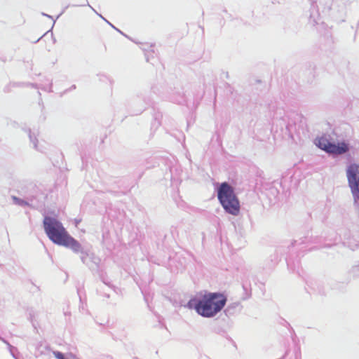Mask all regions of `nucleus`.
Returning a JSON list of instances; mask_svg holds the SVG:
<instances>
[{"instance_id":"nucleus-1","label":"nucleus","mask_w":359,"mask_h":359,"mask_svg":"<svg viewBox=\"0 0 359 359\" xmlns=\"http://www.w3.org/2000/svg\"><path fill=\"white\" fill-rule=\"evenodd\" d=\"M43 224L48 238L54 243L70 248L75 252L80 250L79 243L69 234L62 224L57 219L46 216Z\"/></svg>"},{"instance_id":"nucleus-5","label":"nucleus","mask_w":359,"mask_h":359,"mask_svg":"<svg viewBox=\"0 0 359 359\" xmlns=\"http://www.w3.org/2000/svg\"><path fill=\"white\" fill-rule=\"evenodd\" d=\"M346 175L351 191H354V189H356L357 187L359 186V165L356 163L351 164L347 168Z\"/></svg>"},{"instance_id":"nucleus-7","label":"nucleus","mask_w":359,"mask_h":359,"mask_svg":"<svg viewBox=\"0 0 359 359\" xmlns=\"http://www.w3.org/2000/svg\"><path fill=\"white\" fill-rule=\"evenodd\" d=\"M352 194L355 200H359V185L357 187L356 189H354V191H352Z\"/></svg>"},{"instance_id":"nucleus-4","label":"nucleus","mask_w":359,"mask_h":359,"mask_svg":"<svg viewBox=\"0 0 359 359\" xmlns=\"http://www.w3.org/2000/svg\"><path fill=\"white\" fill-rule=\"evenodd\" d=\"M317 146L327 153L332 154H343L348 151V145L345 142L337 144L331 143L326 137H321L317 140Z\"/></svg>"},{"instance_id":"nucleus-3","label":"nucleus","mask_w":359,"mask_h":359,"mask_svg":"<svg viewBox=\"0 0 359 359\" xmlns=\"http://www.w3.org/2000/svg\"><path fill=\"white\" fill-rule=\"evenodd\" d=\"M218 199L224 209L233 215H237L240 211V203L234 194L233 189L226 182L221 184L217 191Z\"/></svg>"},{"instance_id":"nucleus-2","label":"nucleus","mask_w":359,"mask_h":359,"mask_svg":"<svg viewBox=\"0 0 359 359\" xmlns=\"http://www.w3.org/2000/svg\"><path fill=\"white\" fill-rule=\"evenodd\" d=\"M226 298L220 293H208L195 303L190 300L188 305L190 308L194 306L197 313L204 317H212L220 311L225 306Z\"/></svg>"},{"instance_id":"nucleus-6","label":"nucleus","mask_w":359,"mask_h":359,"mask_svg":"<svg viewBox=\"0 0 359 359\" xmlns=\"http://www.w3.org/2000/svg\"><path fill=\"white\" fill-rule=\"evenodd\" d=\"M53 355L57 359H65L64 354L61 352L55 351L53 352Z\"/></svg>"}]
</instances>
